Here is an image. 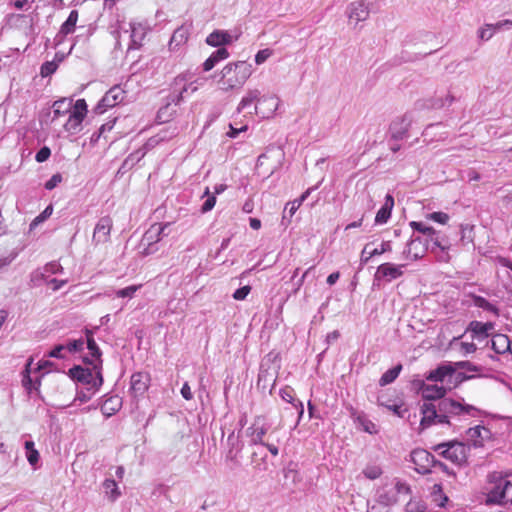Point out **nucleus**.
<instances>
[{
    "label": "nucleus",
    "mask_w": 512,
    "mask_h": 512,
    "mask_svg": "<svg viewBox=\"0 0 512 512\" xmlns=\"http://www.w3.org/2000/svg\"><path fill=\"white\" fill-rule=\"evenodd\" d=\"M141 284L140 285H131V286H128V287H125L123 289H119L116 291V297L118 298H133L135 293L141 288Z\"/></svg>",
    "instance_id": "44"
},
{
    "label": "nucleus",
    "mask_w": 512,
    "mask_h": 512,
    "mask_svg": "<svg viewBox=\"0 0 512 512\" xmlns=\"http://www.w3.org/2000/svg\"><path fill=\"white\" fill-rule=\"evenodd\" d=\"M426 504L422 500L411 499L405 507L406 512H425Z\"/></svg>",
    "instance_id": "46"
},
{
    "label": "nucleus",
    "mask_w": 512,
    "mask_h": 512,
    "mask_svg": "<svg viewBox=\"0 0 512 512\" xmlns=\"http://www.w3.org/2000/svg\"><path fill=\"white\" fill-rule=\"evenodd\" d=\"M467 437L472 442L474 447L483 446L484 438L488 437L489 430L483 426L477 425L475 427H471L467 430Z\"/></svg>",
    "instance_id": "29"
},
{
    "label": "nucleus",
    "mask_w": 512,
    "mask_h": 512,
    "mask_svg": "<svg viewBox=\"0 0 512 512\" xmlns=\"http://www.w3.org/2000/svg\"><path fill=\"white\" fill-rule=\"evenodd\" d=\"M122 406V400L118 396L107 398L101 406V412L110 417L117 413Z\"/></svg>",
    "instance_id": "33"
},
{
    "label": "nucleus",
    "mask_w": 512,
    "mask_h": 512,
    "mask_svg": "<svg viewBox=\"0 0 512 512\" xmlns=\"http://www.w3.org/2000/svg\"><path fill=\"white\" fill-rule=\"evenodd\" d=\"M423 239L424 242H427V251L430 249L431 252L436 253V251L439 250L441 252L439 258L445 262L449 261L450 256L448 251L450 250L452 244L442 232L433 229Z\"/></svg>",
    "instance_id": "5"
},
{
    "label": "nucleus",
    "mask_w": 512,
    "mask_h": 512,
    "mask_svg": "<svg viewBox=\"0 0 512 512\" xmlns=\"http://www.w3.org/2000/svg\"><path fill=\"white\" fill-rule=\"evenodd\" d=\"M150 377L148 374L137 372L132 374L130 390L134 397L143 396L149 387Z\"/></svg>",
    "instance_id": "18"
},
{
    "label": "nucleus",
    "mask_w": 512,
    "mask_h": 512,
    "mask_svg": "<svg viewBox=\"0 0 512 512\" xmlns=\"http://www.w3.org/2000/svg\"><path fill=\"white\" fill-rule=\"evenodd\" d=\"M57 67L58 66L54 61H47L43 63L41 66L42 77H48L52 75L56 71Z\"/></svg>",
    "instance_id": "54"
},
{
    "label": "nucleus",
    "mask_w": 512,
    "mask_h": 512,
    "mask_svg": "<svg viewBox=\"0 0 512 512\" xmlns=\"http://www.w3.org/2000/svg\"><path fill=\"white\" fill-rule=\"evenodd\" d=\"M456 365H457V367L467 370V371H470V372H479L480 371V367L474 365L473 363H471L469 361H460V362H457Z\"/></svg>",
    "instance_id": "63"
},
{
    "label": "nucleus",
    "mask_w": 512,
    "mask_h": 512,
    "mask_svg": "<svg viewBox=\"0 0 512 512\" xmlns=\"http://www.w3.org/2000/svg\"><path fill=\"white\" fill-rule=\"evenodd\" d=\"M427 252V242L421 236L412 235L402 252L406 260L416 261L424 257Z\"/></svg>",
    "instance_id": "11"
},
{
    "label": "nucleus",
    "mask_w": 512,
    "mask_h": 512,
    "mask_svg": "<svg viewBox=\"0 0 512 512\" xmlns=\"http://www.w3.org/2000/svg\"><path fill=\"white\" fill-rule=\"evenodd\" d=\"M411 119L407 115L397 118L390 124L389 133L393 141H400L408 137Z\"/></svg>",
    "instance_id": "15"
},
{
    "label": "nucleus",
    "mask_w": 512,
    "mask_h": 512,
    "mask_svg": "<svg viewBox=\"0 0 512 512\" xmlns=\"http://www.w3.org/2000/svg\"><path fill=\"white\" fill-rule=\"evenodd\" d=\"M131 34H130V44L128 46V51L132 49H138L142 46L143 41L147 35L148 28L146 25L142 23H131L130 24Z\"/></svg>",
    "instance_id": "20"
},
{
    "label": "nucleus",
    "mask_w": 512,
    "mask_h": 512,
    "mask_svg": "<svg viewBox=\"0 0 512 512\" xmlns=\"http://www.w3.org/2000/svg\"><path fill=\"white\" fill-rule=\"evenodd\" d=\"M53 213L52 205H48L30 224V229H33L40 223L46 221Z\"/></svg>",
    "instance_id": "45"
},
{
    "label": "nucleus",
    "mask_w": 512,
    "mask_h": 512,
    "mask_svg": "<svg viewBox=\"0 0 512 512\" xmlns=\"http://www.w3.org/2000/svg\"><path fill=\"white\" fill-rule=\"evenodd\" d=\"M420 410L422 414L420 426L422 429L430 427L432 424L440 423V411L438 406L433 403L424 402Z\"/></svg>",
    "instance_id": "17"
},
{
    "label": "nucleus",
    "mask_w": 512,
    "mask_h": 512,
    "mask_svg": "<svg viewBox=\"0 0 512 512\" xmlns=\"http://www.w3.org/2000/svg\"><path fill=\"white\" fill-rule=\"evenodd\" d=\"M247 129V125H243L239 128H236L232 124H229V131L227 132V136L230 138H236L241 132L247 131Z\"/></svg>",
    "instance_id": "64"
},
{
    "label": "nucleus",
    "mask_w": 512,
    "mask_h": 512,
    "mask_svg": "<svg viewBox=\"0 0 512 512\" xmlns=\"http://www.w3.org/2000/svg\"><path fill=\"white\" fill-rule=\"evenodd\" d=\"M454 368L451 366H440L437 369L431 371L427 376V380L433 382H443L447 376H452L454 373Z\"/></svg>",
    "instance_id": "35"
},
{
    "label": "nucleus",
    "mask_w": 512,
    "mask_h": 512,
    "mask_svg": "<svg viewBox=\"0 0 512 512\" xmlns=\"http://www.w3.org/2000/svg\"><path fill=\"white\" fill-rule=\"evenodd\" d=\"M51 155V150L47 146H43L38 150V152L35 155V160L38 163L45 162Z\"/></svg>",
    "instance_id": "60"
},
{
    "label": "nucleus",
    "mask_w": 512,
    "mask_h": 512,
    "mask_svg": "<svg viewBox=\"0 0 512 512\" xmlns=\"http://www.w3.org/2000/svg\"><path fill=\"white\" fill-rule=\"evenodd\" d=\"M370 14V4L365 0L353 1L347 6V16L356 22L365 21Z\"/></svg>",
    "instance_id": "16"
},
{
    "label": "nucleus",
    "mask_w": 512,
    "mask_h": 512,
    "mask_svg": "<svg viewBox=\"0 0 512 512\" xmlns=\"http://www.w3.org/2000/svg\"><path fill=\"white\" fill-rule=\"evenodd\" d=\"M261 92L258 89H249L242 97L241 101L237 106V113H241L245 109L255 106V104H259V99H261Z\"/></svg>",
    "instance_id": "26"
},
{
    "label": "nucleus",
    "mask_w": 512,
    "mask_h": 512,
    "mask_svg": "<svg viewBox=\"0 0 512 512\" xmlns=\"http://www.w3.org/2000/svg\"><path fill=\"white\" fill-rule=\"evenodd\" d=\"M279 395L283 401L290 403L293 406H294V403L297 402V400H295V398H294V396H295L294 389L290 386H286V387L282 388L279 392Z\"/></svg>",
    "instance_id": "47"
},
{
    "label": "nucleus",
    "mask_w": 512,
    "mask_h": 512,
    "mask_svg": "<svg viewBox=\"0 0 512 512\" xmlns=\"http://www.w3.org/2000/svg\"><path fill=\"white\" fill-rule=\"evenodd\" d=\"M163 226L160 225H152L143 235L141 241L142 245H150V244H156L158 245V242L162 238V233L164 231Z\"/></svg>",
    "instance_id": "31"
},
{
    "label": "nucleus",
    "mask_w": 512,
    "mask_h": 512,
    "mask_svg": "<svg viewBox=\"0 0 512 512\" xmlns=\"http://www.w3.org/2000/svg\"><path fill=\"white\" fill-rule=\"evenodd\" d=\"M491 349L497 354H504L507 352L512 354V342L505 334H494L491 338Z\"/></svg>",
    "instance_id": "23"
},
{
    "label": "nucleus",
    "mask_w": 512,
    "mask_h": 512,
    "mask_svg": "<svg viewBox=\"0 0 512 512\" xmlns=\"http://www.w3.org/2000/svg\"><path fill=\"white\" fill-rule=\"evenodd\" d=\"M391 249L390 241H383L379 248L374 249H370V244H366L361 252L360 261L362 264H367L372 257L389 252Z\"/></svg>",
    "instance_id": "24"
},
{
    "label": "nucleus",
    "mask_w": 512,
    "mask_h": 512,
    "mask_svg": "<svg viewBox=\"0 0 512 512\" xmlns=\"http://www.w3.org/2000/svg\"><path fill=\"white\" fill-rule=\"evenodd\" d=\"M410 226L414 232L420 233L422 238L427 236L434 229L430 225H427L423 222H417V221H411Z\"/></svg>",
    "instance_id": "43"
},
{
    "label": "nucleus",
    "mask_w": 512,
    "mask_h": 512,
    "mask_svg": "<svg viewBox=\"0 0 512 512\" xmlns=\"http://www.w3.org/2000/svg\"><path fill=\"white\" fill-rule=\"evenodd\" d=\"M422 397L425 400H441L446 393V389L442 385L435 384H423L421 387Z\"/></svg>",
    "instance_id": "27"
},
{
    "label": "nucleus",
    "mask_w": 512,
    "mask_h": 512,
    "mask_svg": "<svg viewBox=\"0 0 512 512\" xmlns=\"http://www.w3.org/2000/svg\"><path fill=\"white\" fill-rule=\"evenodd\" d=\"M411 462L415 465V470L421 474L431 472V469L436 463V458L433 454L425 449H415L410 454Z\"/></svg>",
    "instance_id": "9"
},
{
    "label": "nucleus",
    "mask_w": 512,
    "mask_h": 512,
    "mask_svg": "<svg viewBox=\"0 0 512 512\" xmlns=\"http://www.w3.org/2000/svg\"><path fill=\"white\" fill-rule=\"evenodd\" d=\"M270 428L265 416H256L252 424L245 430V437L248 439L250 446H261L264 444V436Z\"/></svg>",
    "instance_id": "6"
},
{
    "label": "nucleus",
    "mask_w": 512,
    "mask_h": 512,
    "mask_svg": "<svg viewBox=\"0 0 512 512\" xmlns=\"http://www.w3.org/2000/svg\"><path fill=\"white\" fill-rule=\"evenodd\" d=\"M432 449L458 465L466 462L470 450L464 443L458 441L443 442L433 446Z\"/></svg>",
    "instance_id": "3"
},
{
    "label": "nucleus",
    "mask_w": 512,
    "mask_h": 512,
    "mask_svg": "<svg viewBox=\"0 0 512 512\" xmlns=\"http://www.w3.org/2000/svg\"><path fill=\"white\" fill-rule=\"evenodd\" d=\"M158 245L150 244V245H142V241L139 244V254L142 256H148L156 253L158 251Z\"/></svg>",
    "instance_id": "56"
},
{
    "label": "nucleus",
    "mask_w": 512,
    "mask_h": 512,
    "mask_svg": "<svg viewBox=\"0 0 512 512\" xmlns=\"http://www.w3.org/2000/svg\"><path fill=\"white\" fill-rule=\"evenodd\" d=\"M437 406L440 411L439 415L441 424L449 423L448 418L451 415L467 414L475 417L479 412V410L472 405H463L460 402L445 397L439 401Z\"/></svg>",
    "instance_id": "4"
},
{
    "label": "nucleus",
    "mask_w": 512,
    "mask_h": 512,
    "mask_svg": "<svg viewBox=\"0 0 512 512\" xmlns=\"http://www.w3.org/2000/svg\"><path fill=\"white\" fill-rule=\"evenodd\" d=\"M178 134V130L176 127H167L162 130H160L159 133L156 134L157 137H159V141H168L175 137Z\"/></svg>",
    "instance_id": "48"
},
{
    "label": "nucleus",
    "mask_w": 512,
    "mask_h": 512,
    "mask_svg": "<svg viewBox=\"0 0 512 512\" xmlns=\"http://www.w3.org/2000/svg\"><path fill=\"white\" fill-rule=\"evenodd\" d=\"M453 101L454 97L450 93L444 95V93L437 92L433 98L425 101L423 106L429 109H441L450 106Z\"/></svg>",
    "instance_id": "28"
},
{
    "label": "nucleus",
    "mask_w": 512,
    "mask_h": 512,
    "mask_svg": "<svg viewBox=\"0 0 512 512\" xmlns=\"http://www.w3.org/2000/svg\"><path fill=\"white\" fill-rule=\"evenodd\" d=\"M86 344H87V349L89 350L92 359L89 360L88 358H85L84 361L86 363L102 361L101 350L98 347L97 343L95 342L93 333L90 330H86Z\"/></svg>",
    "instance_id": "32"
},
{
    "label": "nucleus",
    "mask_w": 512,
    "mask_h": 512,
    "mask_svg": "<svg viewBox=\"0 0 512 512\" xmlns=\"http://www.w3.org/2000/svg\"><path fill=\"white\" fill-rule=\"evenodd\" d=\"M26 458H27V461L29 462V464L35 468L40 460V455H39L38 450L35 449V450L27 451Z\"/></svg>",
    "instance_id": "62"
},
{
    "label": "nucleus",
    "mask_w": 512,
    "mask_h": 512,
    "mask_svg": "<svg viewBox=\"0 0 512 512\" xmlns=\"http://www.w3.org/2000/svg\"><path fill=\"white\" fill-rule=\"evenodd\" d=\"M206 43L212 47H221L232 43V36L224 30H215L206 38Z\"/></svg>",
    "instance_id": "25"
},
{
    "label": "nucleus",
    "mask_w": 512,
    "mask_h": 512,
    "mask_svg": "<svg viewBox=\"0 0 512 512\" xmlns=\"http://www.w3.org/2000/svg\"><path fill=\"white\" fill-rule=\"evenodd\" d=\"M280 104V99L275 95H262L259 104H255L254 110L249 111V115H258L263 119L274 116Z\"/></svg>",
    "instance_id": "8"
},
{
    "label": "nucleus",
    "mask_w": 512,
    "mask_h": 512,
    "mask_svg": "<svg viewBox=\"0 0 512 512\" xmlns=\"http://www.w3.org/2000/svg\"><path fill=\"white\" fill-rule=\"evenodd\" d=\"M227 443L230 447L229 453L231 454L233 450L236 453L240 452L243 449V443L239 440V435H235V432L232 431L227 438Z\"/></svg>",
    "instance_id": "42"
},
{
    "label": "nucleus",
    "mask_w": 512,
    "mask_h": 512,
    "mask_svg": "<svg viewBox=\"0 0 512 512\" xmlns=\"http://www.w3.org/2000/svg\"><path fill=\"white\" fill-rule=\"evenodd\" d=\"M78 16L79 14L77 10L74 9L70 11L68 18L61 25L58 33L55 36V41L57 44L62 43L67 35L75 31Z\"/></svg>",
    "instance_id": "19"
},
{
    "label": "nucleus",
    "mask_w": 512,
    "mask_h": 512,
    "mask_svg": "<svg viewBox=\"0 0 512 512\" xmlns=\"http://www.w3.org/2000/svg\"><path fill=\"white\" fill-rule=\"evenodd\" d=\"M402 370V365L398 364L395 367L388 369L380 378L379 385L386 386L396 380Z\"/></svg>",
    "instance_id": "36"
},
{
    "label": "nucleus",
    "mask_w": 512,
    "mask_h": 512,
    "mask_svg": "<svg viewBox=\"0 0 512 512\" xmlns=\"http://www.w3.org/2000/svg\"><path fill=\"white\" fill-rule=\"evenodd\" d=\"M102 486H103L105 494L111 500H115L120 495V492H119V489H118V485L115 482V480L110 479V478L105 479L103 484H102Z\"/></svg>",
    "instance_id": "38"
},
{
    "label": "nucleus",
    "mask_w": 512,
    "mask_h": 512,
    "mask_svg": "<svg viewBox=\"0 0 512 512\" xmlns=\"http://www.w3.org/2000/svg\"><path fill=\"white\" fill-rule=\"evenodd\" d=\"M391 216V210L388 209V207L382 206L375 216V223L376 224H384L388 221V219Z\"/></svg>",
    "instance_id": "51"
},
{
    "label": "nucleus",
    "mask_w": 512,
    "mask_h": 512,
    "mask_svg": "<svg viewBox=\"0 0 512 512\" xmlns=\"http://www.w3.org/2000/svg\"><path fill=\"white\" fill-rule=\"evenodd\" d=\"M189 37V28L182 25L178 27L172 34L168 43V49L171 52L178 51L184 44H186Z\"/></svg>",
    "instance_id": "22"
},
{
    "label": "nucleus",
    "mask_w": 512,
    "mask_h": 512,
    "mask_svg": "<svg viewBox=\"0 0 512 512\" xmlns=\"http://www.w3.org/2000/svg\"><path fill=\"white\" fill-rule=\"evenodd\" d=\"M87 113V104L84 99H78L73 107L72 112L68 115L63 123L65 131L70 134H77L82 128V122Z\"/></svg>",
    "instance_id": "7"
},
{
    "label": "nucleus",
    "mask_w": 512,
    "mask_h": 512,
    "mask_svg": "<svg viewBox=\"0 0 512 512\" xmlns=\"http://www.w3.org/2000/svg\"><path fill=\"white\" fill-rule=\"evenodd\" d=\"M252 74V66L246 61L228 63L221 70L219 83L226 91L241 88Z\"/></svg>",
    "instance_id": "1"
},
{
    "label": "nucleus",
    "mask_w": 512,
    "mask_h": 512,
    "mask_svg": "<svg viewBox=\"0 0 512 512\" xmlns=\"http://www.w3.org/2000/svg\"><path fill=\"white\" fill-rule=\"evenodd\" d=\"M85 341L83 339H77L69 341L67 344H65V348L67 349L68 353H76L80 352L84 349Z\"/></svg>",
    "instance_id": "50"
},
{
    "label": "nucleus",
    "mask_w": 512,
    "mask_h": 512,
    "mask_svg": "<svg viewBox=\"0 0 512 512\" xmlns=\"http://www.w3.org/2000/svg\"><path fill=\"white\" fill-rule=\"evenodd\" d=\"M428 219L440 224H446L449 220V215L444 212H433L427 216Z\"/></svg>",
    "instance_id": "55"
},
{
    "label": "nucleus",
    "mask_w": 512,
    "mask_h": 512,
    "mask_svg": "<svg viewBox=\"0 0 512 512\" xmlns=\"http://www.w3.org/2000/svg\"><path fill=\"white\" fill-rule=\"evenodd\" d=\"M160 143L159 141V137H157L156 135L155 136H152L150 137L146 143L144 144V148H143V151L139 150L135 153V155L138 157V159H140L141 157H143L146 153V151L154 148L156 145H158Z\"/></svg>",
    "instance_id": "49"
},
{
    "label": "nucleus",
    "mask_w": 512,
    "mask_h": 512,
    "mask_svg": "<svg viewBox=\"0 0 512 512\" xmlns=\"http://www.w3.org/2000/svg\"><path fill=\"white\" fill-rule=\"evenodd\" d=\"M62 180V175L60 173H56L52 175V177L48 181H46L44 187L46 190H53L62 182Z\"/></svg>",
    "instance_id": "58"
},
{
    "label": "nucleus",
    "mask_w": 512,
    "mask_h": 512,
    "mask_svg": "<svg viewBox=\"0 0 512 512\" xmlns=\"http://www.w3.org/2000/svg\"><path fill=\"white\" fill-rule=\"evenodd\" d=\"M494 28L493 25H486V27L479 29L478 37L483 41L489 40L494 34Z\"/></svg>",
    "instance_id": "59"
},
{
    "label": "nucleus",
    "mask_w": 512,
    "mask_h": 512,
    "mask_svg": "<svg viewBox=\"0 0 512 512\" xmlns=\"http://www.w3.org/2000/svg\"><path fill=\"white\" fill-rule=\"evenodd\" d=\"M493 329V324L490 322L483 323L480 321H472L469 324L468 330L473 333L475 337L485 338L488 337L489 331Z\"/></svg>",
    "instance_id": "34"
},
{
    "label": "nucleus",
    "mask_w": 512,
    "mask_h": 512,
    "mask_svg": "<svg viewBox=\"0 0 512 512\" xmlns=\"http://www.w3.org/2000/svg\"><path fill=\"white\" fill-rule=\"evenodd\" d=\"M72 99L63 98L57 100L52 106L51 122L56 123L61 117H65L73 110Z\"/></svg>",
    "instance_id": "21"
},
{
    "label": "nucleus",
    "mask_w": 512,
    "mask_h": 512,
    "mask_svg": "<svg viewBox=\"0 0 512 512\" xmlns=\"http://www.w3.org/2000/svg\"><path fill=\"white\" fill-rule=\"evenodd\" d=\"M251 291V287L246 285V286H243V287H240L238 288L234 293H233V298L235 300H244L248 294L250 293Z\"/></svg>",
    "instance_id": "61"
},
{
    "label": "nucleus",
    "mask_w": 512,
    "mask_h": 512,
    "mask_svg": "<svg viewBox=\"0 0 512 512\" xmlns=\"http://www.w3.org/2000/svg\"><path fill=\"white\" fill-rule=\"evenodd\" d=\"M112 219L108 216L101 217L94 228L92 242L95 245L104 244L110 239Z\"/></svg>",
    "instance_id": "14"
},
{
    "label": "nucleus",
    "mask_w": 512,
    "mask_h": 512,
    "mask_svg": "<svg viewBox=\"0 0 512 512\" xmlns=\"http://www.w3.org/2000/svg\"><path fill=\"white\" fill-rule=\"evenodd\" d=\"M267 455L258 452L257 450L253 451L251 455V464L253 465L254 469L259 471H264L267 469V462H266Z\"/></svg>",
    "instance_id": "39"
},
{
    "label": "nucleus",
    "mask_w": 512,
    "mask_h": 512,
    "mask_svg": "<svg viewBox=\"0 0 512 512\" xmlns=\"http://www.w3.org/2000/svg\"><path fill=\"white\" fill-rule=\"evenodd\" d=\"M405 264L383 263L378 266L375 279L391 282L403 276Z\"/></svg>",
    "instance_id": "12"
},
{
    "label": "nucleus",
    "mask_w": 512,
    "mask_h": 512,
    "mask_svg": "<svg viewBox=\"0 0 512 512\" xmlns=\"http://www.w3.org/2000/svg\"><path fill=\"white\" fill-rule=\"evenodd\" d=\"M189 80H191V74L189 72L182 73L175 77L173 82V89L175 92L178 91V95L172 101L176 105L181 102V100L184 98V94L189 90L191 93L197 91L198 86L195 85V82H190L189 84L186 83Z\"/></svg>",
    "instance_id": "13"
},
{
    "label": "nucleus",
    "mask_w": 512,
    "mask_h": 512,
    "mask_svg": "<svg viewBox=\"0 0 512 512\" xmlns=\"http://www.w3.org/2000/svg\"><path fill=\"white\" fill-rule=\"evenodd\" d=\"M67 349L65 344H58L48 352V356L57 359L66 358Z\"/></svg>",
    "instance_id": "52"
},
{
    "label": "nucleus",
    "mask_w": 512,
    "mask_h": 512,
    "mask_svg": "<svg viewBox=\"0 0 512 512\" xmlns=\"http://www.w3.org/2000/svg\"><path fill=\"white\" fill-rule=\"evenodd\" d=\"M272 55V50L269 48L259 50L255 55V63L257 65L263 64Z\"/></svg>",
    "instance_id": "57"
},
{
    "label": "nucleus",
    "mask_w": 512,
    "mask_h": 512,
    "mask_svg": "<svg viewBox=\"0 0 512 512\" xmlns=\"http://www.w3.org/2000/svg\"><path fill=\"white\" fill-rule=\"evenodd\" d=\"M124 94V90L119 85L110 88L96 105V113L103 114L108 108H112L121 103L124 99Z\"/></svg>",
    "instance_id": "10"
},
{
    "label": "nucleus",
    "mask_w": 512,
    "mask_h": 512,
    "mask_svg": "<svg viewBox=\"0 0 512 512\" xmlns=\"http://www.w3.org/2000/svg\"><path fill=\"white\" fill-rule=\"evenodd\" d=\"M229 57V52L225 47H220L214 51L203 63V70L210 71L220 61L225 60Z\"/></svg>",
    "instance_id": "30"
},
{
    "label": "nucleus",
    "mask_w": 512,
    "mask_h": 512,
    "mask_svg": "<svg viewBox=\"0 0 512 512\" xmlns=\"http://www.w3.org/2000/svg\"><path fill=\"white\" fill-rule=\"evenodd\" d=\"M92 368H84L82 366H74L69 369V376L85 387L100 388L103 384L102 377V361L89 362Z\"/></svg>",
    "instance_id": "2"
},
{
    "label": "nucleus",
    "mask_w": 512,
    "mask_h": 512,
    "mask_svg": "<svg viewBox=\"0 0 512 512\" xmlns=\"http://www.w3.org/2000/svg\"><path fill=\"white\" fill-rule=\"evenodd\" d=\"M475 304L486 311H490L497 314V308L483 297H477L475 299Z\"/></svg>",
    "instance_id": "53"
},
{
    "label": "nucleus",
    "mask_w": 512,
    "mask_h": 512,
    "mask_svg": "<svg viewBox=\"0 0 512 512\" xmlns=\"http://www.w3.org/2000/svg\"><path fill=\"white\" fill-rule=\"evenodd\" d=\"M203 197H207V198L201 207V212L207 213L214 208V206L216 204V196L211 194L209 188L206 187Z\"/></svg>",
    "instance_id": "40"
},
{
    "label": "nucleus",
    "mask_w": 512,
    "mask_h": 512,
    "mask_svg": "<svg viewBox=\"0 0 512 512\" xmlns=\"http://www.w3.org/2000/svg\"><path fill=\"white\" fill-rule=\"evenodd\" d=\"M98 389L99 388L85 387V389L78 390L74 401H79L81 403H85L92 398V396L95 394V392Z\"/></svg>",
    "instance_id": "41"
},
{
    "label": "nucleus",
    "mask_w": 512,
    "mask_h": 512,
    "mask_svg": "<svg viewBox=\"0 0 512 512\" xmlns=\"http://www.w3.org/2000/svg\"><path fill=\"white\" fill-rule=\"evenodd\" d=\"M30 364L26 366V369L23 373L22 377V385L25 388V390L28 392V394H31L33 390L38 391L40 387V382L36 381L33 382L31 376H30V370H29Z\"/></svg>",
    "instance_id": "37"
}]
</instances>
